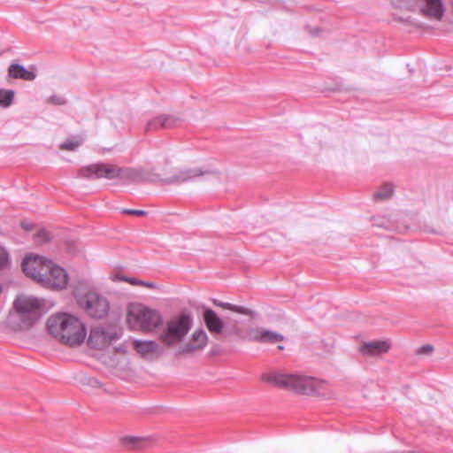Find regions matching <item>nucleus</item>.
<instances>
[{
    "label": "nucleus",
    "instance_id": "473e14b6",
    "mask_svg": "<svg viewBox=\"0 0 453 453\" xmlns=\"http://www.w3.org/2000/svg\"><path fill=\"white\" fill-rule=\"evenodd\" d=\"M20 225L25 231H31L34 228V224L27 220H23Z\"/></svg>",
    "mask_w": 453,
    "mask_h": 453
},
{
    "label": "nucleus",
    "instance_id": "72a5a7b5",
    "mask_svg": "<svg viewBox=\"0 0 453 453\" xmlns=\"http://www.w3.org/2000/svg\"><path fill=\"white\" fill-rule=\"evenodd\" d=\"M140 285L141 286H145V287L150 288H157L156 283L151 282V281L146 282V281L141 280V284Z\"/></svg>",
    "mask_w": 453,
    "mask_h": 453
},
{
    "label": "nucleus",
    "instance_id": "39448f33",
    "mask_svg": "<svg viewBox=\"0 0 453 453\" xmlns=\"http://www.w3.org/2000/svg\"><path fill=\"white\" fill-rule=\"evenodd\" d=\"M74 295L79 307L88 316L102 319L108 314L110 303L104 296L95 291H88L81 294L79 290Z\"/></svg>",
    "mask_w": 453,
    "mask_h": 453
},
{
    "label": "nucleus",
    "instance_id": "dca6fc26",
    "mask_svg": "<svg viewBox=\"0 0 453 453\" xmlns=\"http://www.w3.org/2000/svg\"><path fill=\"white\" fill-rule=\"evenodd\" d=\"M180 120V118L174 115H160L148 121L145 131L150 132L159 128H171L176 127Z\"/></svg>",
    "mask_w": 453,
    "mask_h": 453
},
{
    "label": "nucleus",
    "instance_id": "7ed1b4c3",
    "mask_svg": "<svg viewBox=\"0 0 453 453\" xmlns=\"http://www.w3.org/2000/svg\"><path fill=\"white\" fill-rule=\"evenodd\" d=\"M13 307L25 328L33 326L42 313V302L34 296H18L13 302Z\"/></svg>",
    "mask_w": 453,
    "mask_h": 453
},
{
    "label": "nucleus",
    "instance_id": "0eeeda50",
    "mask_svg": "<svg viewBox=\"0 0 453 453\" xmlns=\"http://www.w3.org/2000/svg\"><path fill=\"white\" fill-rule=\"evenodd\" d=\"M192 324V318L182 313L166 323L165 329L160 334L159 340L168 347L173 346L188 334Z\"/></svg>",
    "mask_w": 453,
    "mask_h": 453
},
{
    "label": "nucleus",
    "instance_id": "2eb2a0df",
    "mask_svg": "<svg viewBox=\"0 0 453 453\" xmlns=\"http://www.w3.org/2000/svg\"><path fill=\"white\" fill-rule=\"evenodd\" d=\"M203 309V319L207 329L211 334H220L224 328V321L219 317V315L211 308L202 306Z\"/></svg>",
    "mask_w": 453,
    "mask_h": 453
},
{
    "label": "nucleus",
    "instance_id": "1a4fd4ad",
    "mask_svg": "<svg viewBox=\"0 0 453 453\" xmlns=\"http://www.w3.org/2000/svg\"><path fill=\"white\" fill-rule=\"evenodd\" d=\"M120 337L121 333L113 328L95 326L90 330L88 345L93 349H102Z\"/></svg>",
    "mask_w": 453,
    "mask_h": 453
},
{
    "label": "nucleus",
    "instance_id": "423d86ee",
    "mask_svg": "<svg viewBox=\"0 0 453 453\" xmlns=\"http://www.w3.org/2000/svg\"><path fill=\"white\" fill-rule=\"evenodd\" d=\"M128 323L144 332H150L162 323L160 313L142 305L133 306L128 311Z\"/></svg>",
    "mask_w": 453,
    "mask_h": 453
},
{
    "label": "nucleus",
    "instance_id": "4be33fe9",
    "mask_svg": "<svg viewBox=\"0 0 453 453\" xmlns=\"http://www.w3.org/2000/svg\"><path fill=\"white\" fill-rule=\"evenodd\" d=\"M394 190L391 184H385L373 195L375 200H388L393 196Z\"/></svg>",
    "mask_w": 453,
    "mask_h": 453
},
{
    "label": "nucleus",
    "instance_id": "b1692460",
    "mask_svg": "<svg viewBox=\"0 0 453 453\" xmlns=\"http://www.w3.org/2000/svg\"><path fill=\"white\" fill-rule=\"evenodd\" d=\"M50 234L48 231L43 230V229L38 231L34 236L35 242H36L38 244H42L44 242H47L48 241H50Z\"/></svg>",
    "mask_w": 453,
    "mask_h": 453
},
{
    "label": "nucleus",
    "instance_id": "4468645a",
    "mask_svg": "<svg viewBox=\"0 0 453 453\" xmlns=\"http://www.w3.org/2000/svg\"><path fill=\"white\" fill-rule=\"evenodd\" d=\"M250 339L253 342L262 343H275L282 342L284 340V336L269 329L257 327L250 330Z\"/></svg>",
    "mask_w": 453,
    "mask_h": 453
},
{
    "label": "nucleus",
    "instance_id": "c756f323",
    "mask_svg": "<svg viewBox=\"0 0 453 453\" xmlns=\"http://www.w3.org/2000/svg\"><path fill=\"white\" fill-rule=\"evenodd\" d=\"M433 350H434L433 345L426 344L417 349V354H418V355L430 354Z\"/></svg>",
    "mask_w": 453,
    "mask_h": 453
},
{
    "label": "nucleus",
    "instance_id": "9b49d317",
    "mask_svg": "<svg viewBox=\"0 0 453 453\" xmlns=\"http://www.w3.org/2000/svg\"><path fill=\"white\" fill-rule=\"evenodd\" d=\"M217 173L218 171L211 166L180 169L176 171L174 174L170 176L168 180L172 183L182 182L193 180L196 177H200L207 174H215Z\"/></svg>",
    "mask_w": 453,
    "mask_h": 453
},
{
    "label": "nucleus",
    "instance_id": "f8f14e48",
    "mask_svg": "<svg viewBox=\"0 0 453 453\" xmlns=\"http://www.w3.org/2000/svg\"><path fill=\"white\" fill-rule=\"evenodd\" d=\"M208 342L207 334L203 329L196 330L188 342L180 346L177 350L175 356L178 357L181 354L192 353L196 350H200L205 348Z\"/></svg>",
    "mask_w": 453,
    "mask_h": 453
},
{
    "label": "nucleus",
    "instance_id": "20e7f679",
    "mask_svg": "<svg viewBox=\"0 0 453 453\" xmlns=\"http://www.w3.org/2000/svg\"><path fill=\"white\" fill-rule=\"evenodd\" d=\"M132 173L130 168L105 163L92 164L79 170V175L88 179L127 180L132 177Z\"/></svg>",
    "mask_w": 453,
    "mask_h": 453
},
{
    "label": "nucleus",
    "instance_id": "f03ea898",
    "mask_svg": "<svg viewBox=\"0 0 453 453\" xmlns=\"http://www.w3.org/2000/svg\"><path fill=\"white\" fill-rule=\"evenodd\" d=\"M49 333L60 342L70 347L81 345L87 335L85 325L69 313H58L47 320Z\"/></svg>",
    "mask_w": 453,
    "mask_h": 453
},
{
    "label": "nucleus",
    "instance_id": "a211bd4d",
    "mask_svg": "<svg viewBox=\"0 0 453 453\" xmlns=\"http://www.w3.org/2000/svg\"><path fill=\"white\" fill-rule=\"evenodd\" d=\"M389 347V343L386 341H372L363 343L360 352L366 357L378 356L388 352Z\"/></svg>",
    "mask_w": 453,
    "mask_h": 453
},
{
    "label": "nucleus",
    "instance_id": "393cba45",
    "mask_svg": "<svg viewBox=\"0 0 453 453\" xmlns=\"http://www.w3.org/2000/svg\"><path fill=\"white\" fill-rule=\"evenodd\" d=\"M229 311H232L234 312H236V313H239L242 315L251 316V317L254 316L253 311H251L244 306L236 305V304H233V303H230Z\"/></svg>",
    "mask_w": 453,
    "mask_h": 453
},
{
    "label": "nucleus",
    "instance_id": "f257e3e1",
    "mask_svg": "<svg viewBox=\"0 0 453 453\" xmlns=\"http://www.w3.org/2000/svg\"><path fill=\"white\" fill-rule=\"evenodd\" d=\"M262 380L299 395H314L323 399H331L334 396V392L326 381L314 377L298 373L269 372L263 374Z\"/></svg>",
    "mask_w": 453,
    "mask_h": 453
},
{
    "label": "nucleus",
    "instance_id": "9d476101",
    "mask_svg": "<svg viewBox=\"0 0 453 453\" xmlns=\"http://www.w3.org/2000/svg\"><path fill=\"white\" fill-rule=\"evenodd\" d=\"M51 260H48L38 255H27L22 261V270L24 273L31 279L39 281L40 278L45 275L44 265H48Z\"/></svg>",
    "mask_w": 453,
    "mask_h": 453
},
{
    "label": "nucleus",
    "instance_id": "aec40b11",
    "mask_svg": "<svg viewBox=\"0 0 453 453\" xmlns=\"http://www.w3.org/2000/svg\"><path fill=\"white\" fill-rule=\"evenodd\" d=\"M147 440L138 436H126L122 438V444L129 449H142L145 446Z\"/></svg>",
    "mask_w": 453,
    "mask_h": 453
},
{
    "label": "nucleus",
    "instance_id": "cd10ccee",
    "mask_svg": "<svg viewBox=\"0 0 453 453\" xmlns=\"http://www.w3.org/2000/svg\"><path fill=\"white\" fill-rule=\"evenodd\" d=\"M8 264V254L6 250L0 247V269L4 268Z\"/></svg>",
    "mask_w": 453,
    "mask_h": 453
},
{
    "label": "nucleus",
    "instance_id": "5701e85b",
    "mask_svg": "<svg viewBox=\"0 0 453 453\" xmlns=\"http://www.w3.org/2000/svg\"><path fill=\"white\" fill-rule=\"evenodd\" d=\"M80 381L83 385L90 386L91 388H97L102 387V383L95 377H90L87 375H82L80 378Z\"/></svg>",
    "mask_w": 453,
    "mask_h": 453
},
{
    "label": "nucleus",
    "instance_id": "f704fd0d",
    "mask_svg": "<svg viewBox=\"0 0 453 453\" xmlns=\"http://www.w3.org/2000/svg\"><path fill=\"white\" fill-rule=\"evenodd\" d=\"M278 349H284V347H283L282 345H279V346H278Z\"/></svg>",
    "mask_w": 453,
    "mask_h": 453
},
{
    "label": "nucleus",
    "instance_id": "7c9ffc66",
    "mask_svg": "<svg viewBox=\"0 0 453 453\" xmlns=\"http://www.w3.org/2000/svg\"><path fill=\"white\" fill-rule=\"evenodd\" d=\"M115 278H119V275H115ZM119 279L123 281L128 282L134 286H137L141 284V280H137L135 278L127 277V276H120Z\"/></svg>",
    "mask_w": 453,
    "mask_h": 453
},
{
    "label": "nucleus",
    "instance_id": "c85d7f7f",
    "mask_svg": "<svg viewBox=\"0 0 453 453\" xmlns=\"http://www.w3.org/2000/svg\"><path fill=\"white\" fill-rule=\"evenodd\" d=\"M122 212L125 214L135 215V216H145L148 214L147 211L142 210H134V209H124Z\"/></svg>",
    "mask_w": 453,
    "mask_h": 453
},
{
    "label": "nucleus",
    "instance_id": "412c9836",
    "mask_svg": "<svg viewBox=\"0 0 453 453\" xmlns=\"http://www.w3.org/2000/svg\"><path fill=\"white\" fill-rule=\"evenodd\" d=\"M15 96V92L12 89L0 88V106L2 108H8L12 105Z\"/></svg>",
    "mask_w": 453,
    "mask_h": 453
},
{
    "label": "nucleus",
    "instance_id": "a878e982",
    "mask_svg": "<svg viewBox=\"0 0 453 453\" xmlns=\"http://www.w3.org/2000/svg\"><path fill=\"white\" fill-rule=\"evenodd\" d=\"M81 142L78 141H68L60 144V149L67 150H75Z\"/></svg>",
    "mask_w": 453,
    "mask_h": 453
},
{
    "label": "nucleus",
    "instance_id": "bb28decb",
    "mask_svg": "<svg viewBox=\"0 0 453 453\" xmlns=\"http://www.w3.org/2000/svg\"><path fill=\"white\" fill-rule=\"evenodd\" d=\"M49 103L55 105H63L66 103L65 98L62 96L53 95L49 98Z\"/></svg>",
    "mask_w": 453,
    "mask_h": 453
},
{
    "label": "nucleus",
    "instance_id": "ddd939ff",
    "mask_svg": "<svg viewBox=\"0 0 453 453\" xmlns=\"http://www.w3.org/2000/svg\"><path fill=\"white\" fill-rule=\"evenodd\" d=\"M420 12L432 20H441L444 15L445 8L441 0H419Z\"/></svg>",
    "mask_w": 453,
    "mask_h": 453
},
{
    "label": "nucleus",
    "instance_id": "6ab92c4d",
    "mask_svg": "<svg viewBox=\"0 0 453 453\" xmlns=\"http://www.w3.org/2000/svg\"><path fill=\"white\" fill-rule=\"evenodd\" d=\"M8 75L12 79H21L27 81H32L36 77L34 72L27 70L23 65L17 63L10 65L8 67Z\"/></svg>",
    "mask_w": 453,
    "mask_h": 453
},
{
    "label": "nucleus",
    "instance_id": "2f4dec72",
    "mask_svg": "<svg viewBox=\"0 0 453 453\" xmlns=\"http://www.w3.org/2000/svg\"><path fill=\"white\" fill-rule=\"evenodd\" d=\"M211 302L214 305L218 306V307H221V308H224V309H226V310H229V307H230V303H224V302H221L218 299H211Z\"/></svg>",
    "mask_w": 453,
    "mask_h": 453
},
{
    "label": "nucleus",
    "instance_id": "6e6552de",
    "mask_svg": "<svg viewBox=\"0 0 453 453\" xmlns=\"http://www.w3.org/2000/svg\"><path fill=\"white\" fill-rule=\"evenodd\" d=\"M45 275L41 277L39 283L43 287L53 289H62L68 283V274L65 270L53 264L52 261L44 265Z\"/></svg>",
    "mask_w": 453,
    "mask_h": 453
},
{
    "label": "nucleus",
    "instance_id": "f3484780",
    "mask_svg": "<svg viewBox=\"0 0 453 453\" xmlns=\"http://www.w3.org/2000/svg\"><path fill=\"white\" fill-rule=\"evenodd\" d=\"M134 349L142 357H150L151 355L160 356L164 352V349L155 341L134 340Z\"/></svg>",
    "mask_w": 453,
    "mask_h": 453
}]
</instances>
